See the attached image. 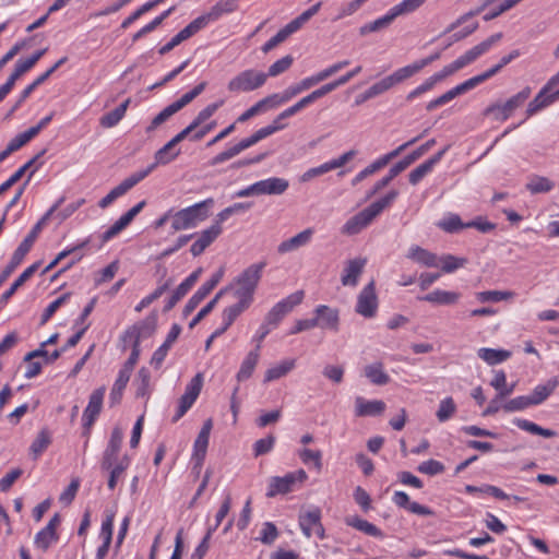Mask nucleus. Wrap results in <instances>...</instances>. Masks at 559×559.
<instances>
[{"label":"nucleus","mask_w":559,"mask_h":559,"mask_svg":"<svg viewBox=\"0 0 559 559\" xmlns=\"http://www.w3.org/2000/svg\"><path fill=\"white\" fill-rule=\"evenodd\" d=\"M272 109L270 106V102L266 97L260 99L258 103H255L253 106H251L249 109L243 111L238 118L237 122H246L249 119L253 118L257 115L263 114L267 110Z\"/></svg>","instance_id":"50"},{"label":"nucleus","mask_w":559,"mask_h":559,"mask_svg":"<svg viewBox=\"0 0 559 559\" xmlns=\"http://www.w3.org/2000/svg\"><path fill=\"white\" fill-rule=\"evenodd\" d=\"M307 479V474L304 469L288 473L283 477H272L269 481L267 497H275L292 491L296 481H304Z\"/></svg>","instance_id":"8"},{"label":"nucleus","mask_w":559,"mask_h":559,"mask_svg":"<svg viewBox=\"0 0 559 559\" xmlns=\"http://www.w3.org/2000/svg\"><path fill=\"white\" fill-rule=\"evenodd\" d=\"M304 290H297L281 301L276 302L264 317L263 322L270 328L275 329L278 326L281 321L293 311V309L300 305L304 300Z\"/></svg>","instance_id":"6"},{"label":"nucleus","mask_w":559,"mask_h":559,"mask_svg":"<svg viewBox=\"0 0 559 559\" xmlns=\"http://www.w3.org/2000/svg\"><path fill=\"white\" fill-rule=\"evenodd\" d=\"M558 384L559 379L554 377L549 379L546 383L535 386L532 394L528 395L532 405L535 406L545 402L550 396V394L556 390Z\"/></svg>","instance_id":"30"},{"label":"nucleus","mask_w":559,"mask_h":559,"mask_svg":"<svg viewBox=\"0 0 559 559\" xmlns=\"http://www.w3.org/2000/svg\"><path fill=\"white\" fill-rule=\"evenodd\" d=\"M467 263V259L459 258L452 254H443L438 258V264L441 266L442 272L453 273Z\"/></svg>","instance_id":"46"},{"label":"nucleus","mask_w":559,"mask_h":559,"mask_svg":"<svg viewBox=\"0 0 559 559\" xmlns=\"http://www.w3.org/2000/svg\"><path fill=\"white\" fill-rule=\"evenodd\" d=\"M57 532H53L49 527H44L36 534L35 545L41 550L46 551L52 543L57 542Z\"/></svg>","instance_id":"52"},{"label":"nucleus","mask_w":559,"mask_h":559,"mask_svg":"<svg viewBox=\"0 0 559 559\" xmlns=\"http://www.w3.org/2000/svg\"><path fill=\"white\" fill-rule=\"evenodd\" d=\"M267 74L254 69H248L239 72L227 84L231 93H248L260 88L265 84Z\"/></svg>","instance_id":"5"},{"label":"nucleus","mask_w":559,"mask_h":559,"mask_svg":"<svg viewBox=\"0 0 559 559\" xmlns=\"http://www.w3.org/2000/svg\"><path fill=\"white\" fill-rule=\"evenodd\" d=\"M367 264L366 258H355L347 261L344 266L341 282L344 286L355 287Z\"/></svg>","instance_id":"18"},{"label":"nucleus","mask_w":559,"mask_h":559,"mask_svg":"<svg viewBox=\"0 0 559 559\" xmlns=\"http://www.w3.org/2000/svg\"><path fill=\"white\" fill-rule=\"evenodd\" d=\"M348 526H352L366 535L382 538L383 533L380 528H378L374 524L368 522L367 520L360 519L358 516H348L345 520Z\"/></svg>","instance_id":"36"},{"label":"nucleus","mask_w":559,"mask_h":559,"mask_svg":"<svg viewBox=\"0 0 559 559\" xmlns=\"http://www.w3.org/2000/svg\"><path fill=\"white\" fill-rule=\"evenodd\" d=\"M249 307L250 306L240 301H237L235 305L227 307L222 313L223 323H226V325H231L234 321Z\"/></svg>","instance_id":"54"},{"label":"nucleus","mask_w":559,"mask_h":559,"mask_svg":"<svg viewBox=\"0 0 559 559\" xmlns=\"http://www.w3.org/2000/svg\"><path fill=\"white\" fill-rule=\"evenodd\" d=\"M365 377L376 385H384L390 382L389 374L384 371L383 364L380 361L367 365L364 368Z\"/></svg>","instance_id":"31"},{"label":"nucleus","mask_w":559,"mask_h":559,"mask_svg":"<svg viewBox=\"0 0 559 559\" xmlns=\"http://www.w3.org/2000/svg\"><path fill=\"white\" fill-rule=\"evenodd\" d=\"M448 147L440 150L433 156L413 169L408 175L409 183L416 186L425 176L432 171L433 167L442 159Z\"/></svg>","instance_id":"20"},{"label":"nucleus","mask_w":559,"mask_h":559,"mask_svg":"<svg viewBox=\"0 0 559 559\" xmlns=\"http://www.w3.org/2000/svg\"><path fill=\"white\" fill-rule=\"evenodd\" d=\"M259 358L260 353H258L257 350H251L247 354L236 376L239 382L246 381L252 376L258 365Z\"/></svg>","instance_id":"34"},{"label":"nucleus","mask_w":559,"mask_h":559,"mask_svg":"<svg viewBox=\"0 0 559 559\" xmlns=\"http://www.w3.org/2000/svg\"><path fill=\"white\" fill-rule=\"evenodd\" d=\"M406 257L408 259L413 260L414 262H417L427 267L439 266L438 257L435 253H432L419 246H412L408 249Z\"/></svg>","instance_id":"28"},{"label":"nucleus","mask_w":559,"mask_h":559,"mask_svg":"<svg viewBox=\"0 0 559 559\" xmlns=\"http://www.w3.org/2000/svg\"><path fill=\"white\" fill-rule=\"evenodd\" d=\"M513 423L518 428H520L526 432H530L532 435H538L544 438H554L557 436V432L555 430L543 428V427L538 426L537 424L530 421L527 419L515 418L513 420Z\"/></svg>","instance_id":"39"},{"label":"nucleus","mask_w":559,"mask_h":559,"mask_svg":"<svg viewBox=\"0 0 559 559\" xmlns=\"http://www.w3.org/2000/svg\"><path fill=\"white\" fill-rule=\"evenodd\" d=\"M399 197L397 190L389 191L383 198L371 203L369 206L352 216L342 227L341 231L344 235L353 236L359 234L362 229L368 227L372 221L379 216L383 210L391 206V204Z\"/></svg>","instance_id":"1"},{"label":"nucleus","mask_w":559,"mask_h":559,"mask_svg":"<svg viewBox=\"0 0 559 559\" xmlns=\"http://www.w3.org/2000/svg\"><path fill=\"white\" fill-rule=\"evenodd\" d=\"M177 109L173 106V104L165 107L158 115H156L151 124L146 128V132H152L157 129L160 124L166 122L173 115H175Z\"/></svg>","instance_id":"60"},{"label":"nucleus","mask_w":559,"mask_h":559,"mask_svg":"<svg viewBox=\"0 0 559 559\" xmlns=\"http://www.w3.org/2000/svg\"><path fill=\"white\" fill-rule=\"evenodd\" d=\"M259 195H280L283 194L289 187L288 180L280 177H271L264 180L257 181Z\"/></svg>","instance_id":"23"},{"label":"nucleus","mask_w":559,"mask_h":559,"mask_svg":"<svg viewBox=\"0 0 559 559\" xmlns=\"http://www.w3.org/2000/svg\"><path fill=\"white\" fill-rule=\"evenodd\" d=\"M530 95L531 87L526 86L521 92L509 98L504 104H496L489 106L485 110V115L489 116L490 112H495L496 110H502V116H497L496 120L504 121L510 117L513 110L521 107L525 103Z\"/></svg>","instance_id":"12"},{"label":"nucleus","mask_w":559,"mask_h":559,"mask_svg":"<svg viewBox=\"0 0 559 559\" xmlns=\"http://www.w3.org/2000/svg\"><path fill=\"white\" fill-rule=\"evenodd\" d=\"M106 388L100 386L92 392L90 395L88 404L84 409L82 420L85 428H90L95 423L103 407V400L105 396Z\"/></svg>","instance_id":"17"},{"label":"nucleus","mask_w":559,"mask_h":559,"mask_svg":"<svg viewBox=\"0 0 559 559\" xmlns=\"http://www.w3.org/2000/svg\"><path fill=\"white\" fill-rule=\"evenodd\" d=\"M295 366L296 359L294 358L282 360L280 364L269 368L265 371L264 382H271L286 376L295 368Z\"/></svg>","instance_id":"33"},{"label":"nucleus","mask_w":559,"mask_h":559,"mask_svg":"<svg viewBox=\"0 0 559 559\" xmlns=\"http://www.w3.org/2000/svg\"><path fill=\"white\" fill-rule=\"evenodd\" d=\"M213 206L214 199L209 198L191 206L174 212V215H171V228L175 231H179L197 227L210 216Z\"/></svg>","instance_id":"3"},{"label":"nucleus","mask_w":559,"mask_h":559,"mask_svg":"<svg viewBox=\"0 0 559 559\" xmlns=\"http://www.w3.org/2000/svg\"><path fill=\"white\" fill-rule=\"evenodd\" d=\"M223 233V225L215 218L213 224L198 234L195 241L191 245L190 252L193 257L201 255Z\"/></svg>","instance_id":"10"},{"label":"nucleus","mask_w":559,"mask_h":559,"mask_svg":"<svg viewBox=\"0 0 559 559\" xmlns=\"http://www.w3.org/2000/svg\"><path fill=\"white\" fill-rule=\"evenodd\" d=\"M112 527H114V514H107L106 519L102 523L100 537L103 538V545L98 547L96 559H104L108 554L109 546L112 540Z\"/></svg>","instance_id":"29"},{"label":"nucleus","mask_w":559,"mask_h":559,"mask_svg":"<svg viewBox=\"0 0 559 559\" xmlns=\"http://www.w3.org/2000/svg\"><path fill=\"white\" fill-rule=\"evenodd\" d=\"M293 57L292 56H285L277 61H275L273 64L270 66L267 71V76H277L281 73L285 72L289 69V67L293 64Z\"/></svg>","instance_id":"64"},{"label":"nucleus","mask_w":559,"mask_h":559,"mask_svg":"<svg viewBox=\"0 0 559 559\" xmlns=\"http://www.w3.org/2000/svg\"><path fill=\"white\" fill-rule=\"evenodd\" d=\"M123 440V432L121 428L115 427L111 431L108 444L103 453L102 460H105V464H109V460H117L121 449Z\"/></svg>","instance_id":"27"},{"label":"nucleus","mask_w":559,"mask_h":559,"mask_svg":"<svg viewBox=\"0 0 559 559\" xmlns=\"http://www.w3.org/2000/svg\"><path fill=\"white\" fill-rule=\"evenodd\" d=\"M212 428L213 420L209 418L203 423V426L193 444V460L195 461V468H198V472L203 465L206 455Z\"/></svg>","instance_id":"16"},{"label":"nucleus","mask_w":559,"mask_h":559,"mask_svg":"<svg viewBox=\"0 0 559 559\" xmlns=\"http://www.w3.org/2000/svg\"><path fill=\"white\" fill-rule=\"evenodd\" d=\"M156 322H157L156 316L151 314V316L146 317L144 320H142L141 322L132 325L139 332L140 341L142 338H147L153 335V333L156 330Z\"/></svg>","instance_id":"51"},{"label":"nucleus","mask_w":559,"mask_h":559,"mask_svg":"<svg viewBox=\"0 0 559 559\" xmlns=\"http://www.w3.org/2000/svg\"><path fill=\"white\" fill-rule=\"evenodd\" d=\"M250 207V203H235L221 211L215 218L223 225V223L226 222L231 215L245 212Z\"/></svg>","instance_id":"61"},{"label":"nucleus","mask_w":559,"mask_h":559,"mask_svg":"<svg viewBox=\"0 0 559 559\" xmlns=\"http://www.w3.org/2000/svg\"><path fill=\"white\" fill-rule=\"evenodd\" d=\"M477 355L490 366L501 364L511 357V353L509 350L486 347L478 349Z\"/></svg>","instance_id":"37"},{"label":"nucleus","mask_w":559,"mask_h":559,"mask_svg":"<svg viewBox=\"0 0 559 559\" xmlns=\"http://www.w3.org/2000/svg\"><path fill=\"white\" fill-rule=\"evenodd\" d=\"M554 182L546 177L533 176L526 183V189L531 193L537 194L549 192L554 188Z\"/></svg>","instance_id":"45"},{"label":"nucleus","mask_w":559,"mask_h":559,"mask_svg":"<svg viewBox=\"0 0 559 559\" xmlns=\"http://www.w3.org/2000/svg\"><path fill=\"white\" fill-rule=\"evenodd\" d=\"M51 433L48 429H41L31 444L29 452L37 460L50 445Z\"/></svg>","instance_id":"38"},{"label":"nucleus","mask_w":559,"mask_h":559,"mask_svg":"<svg viewBox=\"0 0 559 559\" xmlns=\"http://www.w3.org/2000/svg\"><path fill=\"white\" fill-rule=\"evenodd\" d=\"M225 274V267L221 266L209 281H206L198 290L197 293L205 298L213 289L214 287L222 281L223 276Z\"/></svg>","instance_id":"57"},{"label":"nucleus","mask_w":559,"mask_h":559,"mask_svg":"<svg viewBox=\"0 0 559 559\" xmlns=\"http://www.w3.org/2000/svg\"><path fill=\"white\" fill-rule=\"evenodd\" d=\"M207 24L206 16H199L182 28L177 35H175L167 44L159 48V53L165 55L173 50L176 46L182 41L189 39Z\"/></svg>","instance_id":"11"},{"label":"nucleus","mask_w":559,"mask_h":559,"mask_svg":"<svg viewBox=\"0 0 559 559\" xmlns=\"http://www.w3.org/2000/svg\"><path fill=\"white\" fill-rule=\"evenodd\" d=\"M299 526L308 538L312 534L317 535L320 539L324 538V527L321 523V511L319 508H313L300 514Z\"/></svg>","instance_id":"13"},{"label":"nucleus","mask_w":559,"mask_h":559,"mask_svg":"<svg viewBox=\"0 0 559 559\" xmlns=\"http://www.w3.org/2000/svg\"><path fill=\"white\" fill-rule=\"evenodd\" d=\"M531 406H533V405L531 403L528 395H521V396H516V397L511 399V400L507 401L506 403H503L502 409L506 413H513V412H520V411L526 409Z\"/></svg>","instance_id":"53"},{"label":"nucleus","mask_w":559,"mask_h":559,"mask_svg":"<svg viewBox=\"0 0 559 559\" xmlns=\"http://www.w3.org/2000/svg\"><path fill=\"white\" fill-rule=\"evenodd\" d=\"M297 96L296 91L290 85L286 90H284L281 94H272L266 96L270 102V106L272 109L277 108L278 106L289 102L293 97Z\"/></svg>","instance_id":"59"},{"label":"nucleus","mask_w":559,"mask_h":559,"mask_svg":"<svg viewBox=\"0 0 559 559\" xmlns=\"http://www.w3.org/2000/svg\"><path fill=\"white\" fill-rule=\"evenodd\" d=\"M130 103H131V99L127 98L117 108L105 114L99 120L100 126L104 128H112V127L117 126L119 123V121L124 117Z\"/></svg>","instance_id":"35"},{"label":"nucleus","mask_w":559,"mask_h":559,"mask_svg":"<svg viewBox=\"0 0 559 559\" xmlns=\"http://www.w3.org/2000/svg\"><path fill=\"white\" fill-rule=\"evenodd\" d=\"M393 86H394V84H393L390 75H388V76L383 78L382 80H380L379 82L371 85L368 90H366L365 96L376 97V96L389 91Z\"/></svg>","instance_id":"62"},{"label":"nucleus","mask_w":559,"mask_h":559,"mask_svg":"<svg viewBox=\"0 0 559 559\" xmlns=\"http://www.w3.org/2000/svg\"><path fill=\"white\" fill-rule=\"evenodd\" d=\"M314 320H318V325L321 329L332 330L336 332L338 330L340 314L338 310L332 309L325 305H320L314 310Z\"/></svg>","instance_id":"19"},{"label":"nucleus","mask_w":559,"mask_h":559,"mask_svg":"<svg viewBox=\"0 0 559 559\" xmlns=\"http://www.w3.org/2000/svg\"><path fill=\"white\" fill-rule=\"evenodd\" d=\"M465 224L466 223H463L457 214L450 213L444 216L437 225L447 233H456L463 228H467Z\"/></svg>","instance_id":"47"},{"label":"nucleus","mask_w":559,"mask_h":559,"mask_svg":"<svg viewBox=\"0 0 559 559\" xmlns=\"http://www.w3.org/2000/svg\"><path fill=\"white\" fill-rule=\"evenodd\" d=\"M417 469L421 474L435 476V475L441 474L444 471V465L441 462L431 459V460L421 462L418 465Z\"/></svg>","instance_id":"63"},{"label":"nucleus","mask_w":559,"mask_h":559,"mask_svg":"<svg viewBox=\"0 0 559 559\" xmlns=\"http://www.w3.org/2000/svg\"><path fill=\"white\" fill-rule=\"evenodd\" d=\"M39 262H35L28 267H26L20 276L14 281V283L11 285V287L4 292L0 298V304H5L8 300L15 294V292L26 282L28 281L32 275L37 271L39 267Z\"/></svg>","instance_id":"32"},{"label":"nucleus","mask_w":559,"mask_h":559,"mask_svg":"<svg viewBox=\"0 0 559 559\" xmlns=\"http://www.w3.org/2000/svg\"><path fill=\"white\" fill-rule=\"evenodd\" d=\"M356 312L365 318H373L378 310V298L374 282L368 283L359 293L355 308Z\"/></svg>","instance_id":"9"},{"label":"nucleus","mask_w":559,"mask_h":559,"mask_svg":"<svg viewBox=\"0 0 559 559\" xmlns=\"http://www.w3.org/2000/svg\"><path fill=\"white\" fill-rule=\"evenodd\" d=\"M202 273V269L199 267L198 270L193 271L174 292L171 297L168 299L167 304L165 305L164 310L169 311L173 309L176 304L192 288V286L197 283L200 275Z\"/></svg>","instance_id":"22"},{"label":"nucleus","mask_w":559,"mask_h":559,"mask_svg":"<svg viewBox=\"0 0 559 559\" xmlns=\"http://www.w3.org/2000/svg\"><path fill=\"white\" fill-rule=\"evenodd\" d=\"M297 96L296 91L290 85L286 90H284L281 94H272L266 96L270 102V106L272 109L277 108L278 106L289 102L293 97Z\"/></svg>","instance_id":"58"},{"label":"nucleus","mask_w":559,"mask_h":559,"mask_svg":"<svg viewBox=\"0 0 559 559\" xmlns=\"http://www.w3.org/2000/svg\"><path fill=\"white\" fill-rule=\"evenodd\" d=\"M239 0H221L213 8L212 11L205 15L207 22L210 20L218 19L224 13H230L237 9Z\"/></svg>","instance_id":"49"},{"label":"nucleus","mask_w":559,"mask_h":559,"mask_svg":"<svg viewBox=\"0 0 559 559\" xmlns=\"http://www.w3.org/2000/svg\"><path fill=\"white\" fill-rule=\"evenodd\" d=\"M421 70L420 66L417 61L413 62L412 64H407L403 68L397 69L392 74H390V78L394 85L412 78L416 73H418Z\"/></svg>","instance_id":"48"},{"label":"nucleus","mask_w":559,"mask_h":559,"mask_svg":"<svg viewBox=\"0 0 559 559\" xmlns=\"http://www.w3.org/2000/svg\"><path fill=\"white\" fill-rule=\"evenodd\" d=\"M130 466V457L123 455L117 460H109V464H105V460L100 462V468L103 472L108 473L107 486L110 490H114L128 467Z\"/></svg>","instance_id":"14"},{"label":"nucleus","mask_w":559,"mask_h":559,"mask_svg":"<svg viewBox=\"0 0 559 559\" xmlns=\"http://www.w3.org/2000/svg\"><path fill=\"white\" fill-rule=\"evenodd\" d=\"M313 236V229L307 228L294 237L282 241L277 247L280 254H285L298 250L299 248L307 246Z\"/></svg>","instance_id":"21"},{"label":"nucleus","mask_w":559,"mask_h":559,"mask_svg":"<svg viewBox=\"0 0 559 559\" xmlns=\"http://www.w3.org/2000/svg\"><path fill=\"white\" fill-rule=\"evenodd\" d=\"M456 412V405L452 397L442 400L439 404V408L436 416L440 423H444L450 419Z\"/></svg>","instance_id":"55"},{"label":"nucleus","mask_w":559,"mask_h":559,"mask_svg":"<svg viewBox=\"0 0 559 559\" xmlns=\"http://www.w3.org/2000/svg\"><path fill=\"white\" fill-rule=\"evenodd\" d=\"M136 397H147L151 393V374L146 368H141L135 379Z\"/></svg>","instance_id":"43"},{"label":"nucleus","mask_w":559,"mask_h":559,"mask_svg":"<svg viewBox=\"0 0 559 559\" xmlns=\"http://www.w3.org/2000/svg\"><path fill=\"white\" fill-rule=\"evenodd\" d=\"M203 385L202 373H197L191 381L187 384L183 395L179 399L177 413L173 420H179L194 404Z\"/></svg>","instance_id":"7"},{"label":"nucleus","mask_w":559,"mask_h":559,"mask_svg":"<svg viewBox=\"0 0 559 559\" xmlns=\"http://www.w3.org/2000/svg\"><path fill=\"white\" fill-rule=\"evenodd\" d=\"M156 167V164H151L147 168L139 170L130 175L128 178L122 180L119 186L124 193L132 189L135 185L146 178Z\"/></svg>","instance_id":"44"},{"label":"nucleus","mask_w":559,"mask_h":559,"mask_svg":"<svg viewBox=\"0 0 559 559\" xmlns=\"http://www.w3.org/2000/svg\"><path fill=\"white\" fill-rule=\"evenodd\" d=\"M297 32L290 23H288L285 27L280 29L276 35H274L272 38H270L263 46L262 51L264 53H267L272 49H274L277 45L285 41L292 34Z\"/></svg>","instance_id":"42"},{"label":"nucleus","mask_w":559,"mask_h":559,"mask_svg":"<svg viewBox=\"0 0 559 559\" xmlns=\"http://www.w3.org/2000/svg\"><path fill=\"white\" fill-rule=\"evenodd\" d=\"M385 403L380 400L367 401L361 396L355 400V414L357 416H376L383 413Z\"/></svg>","instance_id":"24"},{"label":"nucleus","mask_w":559,"mask_h":559,"mask_svg":"<svg viewBox=\"0 0 559 559\" xmlns=\"http://www.w3.org/2000/svg\"><path fill=\"white\" fill-rule=\"evenodd\" d=\"M557 98H559V88L554 93H549L543 87L535 98L528 104L526 109L527 116L531 117L535 115L543 108L552 104Z\"/></svg>","instance_id":"26"},{"label":"nucleus","mask_w":559,"mask_h":559,"mask_svg":"<svg viewBox=\"0 0 559 559\" xmlns=\"http://www.w3.org/2000/svg\"><path fill=\"white\" fill-rule=\"evenodd\" d=\"M228 293V288H222L216 295L215 297L210 301L207 302L199 312L198 314L192 319V321L190 322L189 326L192 329L193 326H195L204 317H206L212 310L213 308L215 307V305L217 304V301L219 300V298L224 295Z\"/></svg>","instance_id":"56"},{"label":"nucleus","mask_w":559,"mask_h":559,"mask_svg":"<svg viewBox=\"0 0 559 559\" xmlns=\"http://www.w3.org/2000/svg\"><path fill=\"white\" fill-rule=\"evenodd\" d=\"M265 265V262L249 265L225 288H228L238 301L250 306Z\"/></svg>","instance_id":"2"},{"label":"nucleus","mask_w":559,"mask_h":559,"mask_svg":"<svg viewBox=\"0 0 559 559\" xmlns=\"http://www.w3.org/2000/svg\"><path fill=\"white\" fill-rule=\"evenodd\" d=\"M461 295L456 292H449L442 289H435L429 294L419 297V300H424L433 305L439 306H451L459 301Z\"/></svg>","instance_id":"25"},{"label":"nucleus","mask_w":559,"mask_h":559,"mask_svg":"<svg viewBox=\"0 0 559 559\" xmlns=\"http://www.w3.org/2000/svg\"><path fill=\"white\" fill-rule=\"evenodd\" d=\"M490 385L497 391L499 397H507L511 395L515 389V383L508 384L504 371L498 370L495 372Z\"/></svg>","instance_id":"40"},{"label":"nucleus","mask_w":559,"mask_h":559,"mask_svg":"<svg viewBox=\"0 0 559 559\" xmlns=\"http://www.w3.org/2000/svg\"><path fill=\"white\" fill-rule=\"evenodd\" d=\"M502 38V33H496L489 36L487 39L483 40L478 45L468 49L465 53L460 56L456 61L460 66L465 68L466 66L476 61L480 56L485 55L489 49L496 45Z\"/></svg>","instance_id":"15"},{"label":"nucleus","mask_w":559,"mask_h":559,"mask_svg":"<svg viewBox=\"0 0 559 559\" xmlns=\"http://www.w3.org/2000/svg\"><path fill=\"white\" fill-rule=\"evenodd\" d=\"M58 205H59V203L55 204L46 213V215L34 225V227L28 233V235L24 238V240L16 248V250L12 254V258H11L9 264L3 269V271L0 274V285L3 284L9 278V276L14 272V270L22 263L25 255L29 252V250L33 247L34 242L36 241L38 235L40 234L45 222L56 211Z\"/></svg>","instance_id":"4"},{"label":"nucleus","mask_w":559,"mask_h":559,"mask_svg":"<svg viewBox=\"0 0 559 559\" xmlns=\"http://www.w3.org/2000/svg\"><path fill=\"white\" fill-rule=\"evenodd\" d=\"M130 377L131 376L128 374L126 371H119L109 395L111 405L118 404L121 401L122 392L126 389L130 380Z\"/></svg>","instance_id":"41"}]
</instances>
